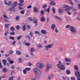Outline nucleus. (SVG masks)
Segmentation results:
<instances>
[{"mask_svg": "<svg viewBox=\"0 0 80 80\" xmlns=\"http://www.w3.org/2000/svg\"><path fill=\"white\" fill-rule=\"evenodd\" d=\"M3 16L4 19H8V17H7V15H6L5 14H3Z\"/></svg>", "mask_w": 80, "mask_h": 80, "instance_id": "c85d7f7f", "label": "nucleus"}, {"mask_svg": "<svg viewBox=\"0 0 80 80\" xmlns=\"http://www.w3.org/2000/svg\"><path fill=\"white\" fill-rule=\"evenodd\" d=\"M56 27V25H55V24H52L51 26V28L52 30H54V29H55V28Z\"/></svg>", "mask_w": 80, "mask_h": 80, "instance_id": "1a4fd4ad", "label": "nucleus"}, {"mask_svg": "<svg viewBox=\"0 0 80 80\" xmlns=\"http://www.w3.org/2000/svg\"><path fill=\"white\" fill-rule=\"evenodd\" d=\"M2 71L4 73H6L7 72V69L6 68H4L3 69Z\"/></svg>", "mask_w": 80, "mask_h": 80, "instance_id": "4468645a", "label": "nucleus"}, {"mask_svg": "<svg viewBox=\"0 0 80 80\" xmlns=\"http://www.w3.org/2000/svg\"><path fill=\"white\" fill-rule=\"evenodd\" d=\"M33 9L34 12H37V10H38V9L35 7L33 8Z\"/></svg>", "mask_w": 80, "mask_h": 80, "instance_id": "412c9836", "label": "nucleus"}, {"mask_svg": "<svg viewBox=\"0 0 80 80\" xmlns=\"http://www.w3.org/2000/svg\"><path fill=\"white\" fill-rule=\"evenodd\" d=\"M23 60L22 59V58H19V62H22Z\"/></svg>", "mask_w": 80, "mask_h": 80, "instance_id": "4d7b16f0", "label": "nucleus"}, {"mask_svg": "<svg viewBox=\"0 0 80 80\" xmlns=\"http://www.w3.org/2000/svg\"><path fill=\"white\" fill-rule=\"evenodd\" d=\"M41 32L43 34H44V35H46L47 33V32L45 30H42L41 31Z\"/></svg>", "mask_w": 80, "mask_h": 80, "instance_id": "9d476101", "label": "nucleus"}, {"mask_svg": "<svg viewBox=\"0 0 80 80\" xmlns=\"http://www.w3.org/2000/svg\"><path fill=\"white\" fill-rule=\"evenodd\" d=\"M28 20H30V22H32V18L31 17H29L28 18Z\"/></svg>", "mask_w": 80, "mask_h": 80, "instance_id": "ea45409f", "label": "nucleus"}, {"mask_svg": "<svg viewBox=\"0 0 80 80\" xmlns=\"http://www.w3.org/2000/svg\"><path fill=\"white\" fill-rule=\"evenodd\" d=\"M52 44H48L47 46H45V48L46 50H49V48H52Z\"/></svg>", "mask_w": 80, "mask_h": 80, "instance_id": "39448f33", "label": "nucleus"}, {"mask_svg": "<svg viewBox=\"0 0 80 80\" xmlns=\"http://www.w3.org/2000/svg\"><path fill=\"white\" fill-rule=\"evenodd\" d=\"M12 4V2L9 1L8 2V6H10Z\"/></svg>", "mask_w": 80, "mask_h": 80, "instance_id": "de8ad7c7", "label": "nucleus"}, {"mask_svg": "<svg viewBox=\"0 0 80 80\" xmlns=\"http://www.w3.org/2000/svg\"><path fill=\"white\" fill-rule=\"evenodd\" d=\"M44 67L43 64H41L39 67V68H43Z\"/></svg>", "mask_w": 80, "mask_h": 80, "instance_id": "a211bd4d", "label": "nucleus"}, {"mask_svg": "<svg viewBox=\"0 0 80 80\" xmlns=\"http://www.w3.org/2000/svg\"><path fill=\"white\" fill-rule=\"evenodd\" d=\"M10 30L11 31H14L15 30V28L13 26L11 27L10 28Z\"/></svg>", "mask_w": 80, "mask_h": 80, "instance_id": "b1692460", "label": "nucleus"}, {"mask_svg": "<svg viewBox=\"0 0 80 80\" xmlns=\"http://www.w3.org/2000/svg\"><path fill=\"white\" fill-rule=\"evenodd\" d=\"M9 63L10 64L13 63V61L12 60H11L9 61Z\"/></svg>", "mask_w": 80, "mask_h": 80, "instance_id": "774afa93", "label": "nucleus"}, {"mask_svg": "<svg viewBox=\"0 0 80 80\" xmlns=\"http://www.w3.org/2000/svg\"><path fill=\"white\" fill-rule=\"evenodd\" d=\"M29 35H30L31 37H33V33H32V32H30Z\"/></svg>", "mask_w": 80, "mask_h": 80, "instance_id": "338daca9", "label": "nucleus"}, {"mask_svg": "<svg viewBox=\"0 0 80 80\" xmlns=\"http://www.w3.org/2000/svg\"><path fill=\"white\" fill-rule=\"evenodd\" d=\"M9 10L11 12H12V11H14L15 10V9H14V7H11L9 9Z\"/></svg>", "mask_w": 80, "mask_h": 80, "instance_id": "9b49d317", "label": "nucleus"}, {"mask_svg": "<svg viewBox=\"0 0 80 80\" xmlns=\"http://www.w3.org/2000/svg\"><path fill=\"white\" fill-rule=\"evenodd\" d=\"M63 11V10L61 9H58V12L59 13H62V12Z\"/></svg>", "mask_w": 80, "mask_h": 80, "instance_id": "cd10ccee", "label": "nucleus"}, {"mask_svg": "<svg viewBox=\"0 0 80 80\" xmlns=\"http://www.w3.org/2000/svg\"><path fill=\"white\" fill-rule=\"evenodd\" d=\"M25 70L27 71H30L31 70V69L30 68H25Z\"/></svg>", "mask_w": 80, "mask_h": 80, "instance_id": "e433bc0d", "label": "nucleus"}, {"mask_svg": "<svg viewBox=\"0 0 80 80\" xmlns=\"http://www.w3.org/2000/svg\"><path fill=\"white\" fill-rule=\"evenodd\" d=\"M9 39H10L11 40H15V38L14 37L11 36L9 38Z\"/></svg>", "mask_w": 80, "mask_h": 80, "instance_id": "f704fd0d", "label": "nucleus"}, {"mask_svg": "<svg viewBox=\"0 0 80 80\" xmlns=\"http://www.w3.org/2000/svg\"><path fill=\"white\" fill-rule=\"evenodd\" d=\"M22 36H20L17 38V39L18 40H20V39L22 38Z\"/></svg>", "mask_w": 80, "mask_h": 80, "instance_id": "2f4dec72", "label": "nucleus"}, {"mask_svg": "<svg viewBox=\"0 0 80 80\" xmlns=\"http://www.w3.org/2000/svg\"><path fill=\"white\" fill-rule=\"evenodd\" d=\"M25 44V45H26V46H29L30 45L29 43H26Z\"/></svg>", "mask_w": 80, "mask_h": 80, "instance_id": "052dcab7", "label": "nucleus"}, {"mask_svg": "<svg viewBox=\"0 0 80 80\" xmlns=\"http://www.w3.org/2000/svg\"><path fill=\"white\" fill-rule=\"evenodd\" d=\"M52 10L53 11V12L54 13H55L56 11H55V8H52Z\"/></svg>", "mask_w": 80, "mask_h": 80, "instance_id": "a19ab883", "label": "nucleus"}, {"mask_svg": "<svg viewBox=\"0 0 80 80\" xmlns=\"http://www.w3.org/2000/svg\"><path fill=\"white\" fill-rule=\"evenodd\" d=\"M70 71L69 69H67L66 70V73L67 75H69V74H70Z\"/></svg>", "mask_w": 80, "mask_h": 80, "instance_id": "2eb2a0df", "label": "nucleus"}, {"mask_svg": "<svg viewBox=\"0 0 80 80\" xmlns=\"http://www.w3.org/2000/svg\"><path fill=\"white\" fill-rule=\"evenodd\" d=\"M41 15H44V11L43 10H42L40 11Z\"/></svg>", "mask_w": 80, "mask_h": 80, "instance_id": "c9c22d12", "label": "nucleus"}, {"mask_svg": "<svg viewBox=\"0 0 80 80\" xmlns=\"http://www.w3.org/2000/svg\"><path fill=\"white\" fill-rule=\"evenodd\" d=\"M13 78H15V76L9 77L8 80H13Z\"/></svg>", "mask_w": 80, "mask_h": 80, "instance_id": "4be33fe9", "label": "nucleus"}, {"mask_svg": "<svg viewBox=\"0 0 80 80\" xmlns=\"http://www.w3.org/2000/svg\"><path fill=\"white\" fill-rule=\"evenodd\" d=\"M15 19L16 20H17L18 21L19 20H20V16H18L16 17L15 18Z\"/></svg>", "mask_w": 80, "mask_h": 80, "instance_id": "aec40b11", "label": "nucleus"}, {"mask_svg": "<svg viewBox=\"0 0 80 80\" xmlns=\"http://www.w3.org/2000/svg\"><path fill=\"white\" fill-rule=\"evenodd\" d=\"M21 13L22 14V15H23L24 13H25V11L24 10H22L21 11Z\"/></svg>", "mask_w": 80, "mask_h": 80, "instance_id": "79ce46f5", "label": "nucleus"}, {"mask_svg": "<svg viewBox=\"0 0 80 80\" xmlns=\"http://www.w3.org/2000/svg\"><path fill=\"white\" fill-rule=\"evenodd\" d=\"M69 29L72 33L75 34L77 32V29L73 26H71L69 28Z\"/></svg>", "mask_w": 80, "mask_h": 80, "instance_id": "f03ea898", "label": "nucleus"}, {"mask_svg": "<svg viewBox=\"0 0 80 80\" xmlns=\"http://www.w3.org/2000/svg\"><path fill=\"white\" fill-rule=\"evenodd\" d=\"M10 35H15V32L14 31H12L10 33Z\"/></svg>", "mask_w": 80, "mask_h": 80, "instance_id": "a878e982", "label": "nucleus"}, {"mask_svg": "<svg viewBox=\"0 0 80 80\" xmlns=\"http://www.w3.org/2000/svg\"><path fill=\"white\" fill-rule=\"evenodd\" d=\"M47 7V4H44L42 6V8H45V7Z\"/></svg>", "mask_w": 80, "mask_h": 80, "instance_id": "603ef678", "label": "nucleus"}, {"mask_svg": "<svg viewBox=\"0 0 80 80\" xmlns=\"http://www.w3.org/2000/svg\"><path fill=\"white\" fill-rule=\"evenodd\" d=\"M23 73H24V74H26V73H27V71L26 70V69L25 70H23Z\"/></svg>", "mask_w": 80, "mask_h": 80, "instance_id": "5fc2aeb1", "label": "nucleus"}, {"mask_svg": "<svg viewBox=\"0 0 80 80\" xmlns=\"http://www.w3.org/2000/svg\"><path fill=\"white\" fill-rule=\"evenodd\" d=\"M69 10H70L69 8H67L65 9V12H68V11Z\"/></svg>", "mask_w": 80, "mask_h": 80, "instance_id": "a18cd8bd", "label": "nucleus"}, {"mask_svg": "<svg viewBox=\"0 0 80 80\" xmlns=\"http://www.w3.org/2000/svg\"><path fill=\"white\" fill-rule=\"evenodd\" d=\"M50 11V8H48V9H45V12H47L48 13H49Z\"/></svg>", "mask_w": 80, "mask_h": 80, "instance_id": "473e14b6", "label": "nucleus"}, {"mask_svg": "<svg viewBox=\"0 0 80 80\" xmlns=\"http://www.w3.org/2000/svg\"><path fill=\"white\" fill-rule=\"evenodd\" d=\"M58 64H57L58 67L59 68L60 70H64L66 68L64 66V65L62 64H61V65H60V64L62 63V62L60 61L58 62Z\"/></svg>", "mask_w": 80, "mask_h": 80, "instance_id": "f257e3e1", "label": "nucleus"}, {"mask_svg": "<svg viewBox=\"0 0 80 80\" xmlns=\"http://www.w3.org/2000/svg\"><path fill=\"white\" fill-rule=\"evenodd\" d=\"M33 22L34 23H35V24L36 26H37V25H38V21L37 19H34L33 20Z\"/></svg>", "mask_w": 80, "mask_h": 80, "instance_id": "0eeeda50", "label": "nucleus"}, {"mask_svg": "<svg viewBox=\"0 0 80 80\" xmlns=\"http://www.w3.org/2000/svg\"><path fill=\"white\" fill-rule=\"evenodd\" d=\"M69 6L68 5H65L63 6V8H66V7H68Z\"/></svg>", "mask_w": 80, "mask_h": 80, "instance_id": "6e6d98bb", "label": "nucleus"}, {"mask_svg": "<svg viewBox=\"0 0 80 80\" xmlns=\"http://www.w3.org/2000/svg\"><path fill=\"white\" fill-rule=\"evenodd\" d=\"M65 61H66V62H71V60L67 58H65Z\"/></svg>", "mask_w": 80, "mask_h": 80, "instance_id": "6ab92c4d", "label": "nucleus"}, {"mask_svg": "<svg viewBox=\"0 0 80 80\" xmlns=\"http://www.w3.org/2000/svg\"><path fill=\"white\" fill-rule=\"evenodd\" d=\"M55 18H56V19H58V20H61V18H60L58 17L57 16H54Z\"/></svg>", "mask_w": 80, "mask_h": 80, "instance_id": "5701e85b", "label": "nucleus"}, {"mask_svg": "<svg viewBox=\"0 0 80 80\" xmlns=\"http://www.w3.org/2000/svg\"><path fill=\"white\" fill-rule=\"evenodd\" d=\"M18 9H19V10H23V8L21 6H19L18 7Z\"/></svg>", "mask_w": 80, "mask_h": 80, "instance_id": "8fccbe9b", "label": "nucleus"}, {"mask_svg": "<svg viewBox=\"0 0 80 80\" xmlns=\"http://www.w3.org/2000/svg\"><path fill=\"white\" fill-rule=\"evenodd\" d=\"M47 68L45 69L46 72H48L49 71V69H51L52 68V65L50 64H48L47 66Z\"/></svg>", "mask_w": 80, "mask_h": 80, "instance_id": "20e7f679", "label": "nucleus"}, {"mask_svg": "<svg viewBox=\"0 0 80 80\" xmlns=\"http://www.w3.org/2000/svg\"><path fill=\"white\" fill-rule=\"evenodd\" d=\"M50 4H52V5H56V3H55V2H53L50 3Z\"/></svg>", "mask_w": 80, "mask_h": 80, "instance_id": "13d9d810", "label": "nucleus"}, {"mask_svg": "<svg viewBox=\"0 0 80 80\" xmlns=\"http://www.w3.org/2000/svg\"><path fill=\"white\" fill-rule=\"evenodd\" d=\"M41 22H44L45 21V17H44V16H42L41 19Z\"/></svg>", "mask_w": 80, "mask_h": 80, "instance_id": "f8f14e48", "label": "nucleus"}, {"mask_svg": "<svg viewBox=\"0 0 80 80\" xmlns=\"http://www.w3.org/2000/svg\"><path fill=\"white\" fill-rule=\"evenodd\" d=\"M75 74L77 77H78V80H80V73L79 71H76Z\"/></svg>", "mask_w": 80, "mask_h": 80, "instance_id": "7ed1b4c3", "label": "nucleus"}, {"mask_svg": "<svg viewBox=\"0 0 80 80\" xmlns=\"http://www.w3.org/2000/svg\"><path fill=\"white\" fill-rule=\"evenodd\" d=\"M71 79L72 80H75V77H73V76H72L71 77Z\"/></svg>", "mask_w": 80, "mask_h": 80, "instance_id": "c03bdc74", "label": "nucleus"}, {"mask_svg": "<svg viewBox=\"0 0 80 80\" xmlns=\"http://www.w3.org/2000/svg\"><path fill=\"white\" fill-rule=\"evenodd\" d=\"M36 78H37L38 79H39L40 78V77L39 76V75L38 74H37L36 75Z\"/></svg>", "mask_w": 80, "mask_h": 80, "instance_id": "37998d69", "label": "nucleus"}, {"mask_svg": "<svg viewBox=\"0 0 80 80\" xmlns=\"http://www.w3.org/2000/svg\"><path fill=\"white\" fill-rule=\"evenodd\" d=\"M70 27V25H68L65 26V27H66V28H69V27Z\"/></svg>", "mask_w": 80, "mask_h": 80, "instance_id": "3c124183", "label": "nucleus"}, {"mask_svg": "<svg viewBox=\"0 0 80 80\" xmlns=\"http://www.w3.org/2000/svg\"><path fill=\"white\" fill-rule=\"evenodd\" d=\"M32 8V5H31L28 6L27 8L28 9L30 8Z\"/></svg>", "mask_w": 80, "mask_h": 80, "instance_id": "680f3d73", "label": "nucleus"}, {"mask_svg": "<svg viewBox=\"0 0 80 80\" xmlns=\"http://www.w3.org/2000/svg\"><path fill=\"white\" fill-rule=\"evenodd\" d=\"M19 2L20 3H23L24 2V0H19Z\"/></svg>", "mask_w": 80, "mask_h": 80, "instance_id": "864d4df0", "label": "nucleus"}, {"mask_svg": "<svg viewBox=\"0 0 80 80\" xmlns=\"http://www.w3.org/2000/svg\"><path fill=\"white\" fill-rule=\"evenodd\" d=\"M2 61L3 62V63L4 65H6V64L7 63V60L5 59H3L2 60Z\"/></svg>", "mask_w": 80, "mask_h": 80, "instance_id": "393cba45", "label": "nucleus"}, {"mask_svg": "<svg viewBox=\"0 0 80 80\" xmlns=\"http://www.w3.org/2000/svg\"><path fill=\"white\" fill-rule=\"evenodd\" d=\"M9 26H10V24H7L5 25V27H6V28H8Z\"/></svg>", "mask_w": 80, "mask_h": 80, "instance_id": "7c9ffc66", "label": "nucleus"}, {"mask_svg": "<svg viewBox=\"0 0 80 80\" xmlns=\"http://www.w3.org/2000/svg\"><path fill=\"white\" fill-rule=\"evenodd\" d=\"M31 52H35V50H34V48H32L31 49Z\"/></svg>", "mask_w": 80, "mask_h": 80, "instance_id": "4c0bfd02", "label": "nucleus"}, {"mask_svg": "<svg viewBox=\"0 0 80 80\" xmlns=\"http://www.w3.org/2000/svg\"><path fill=\"white\" fill-rule=\"evenodd\" d=\"M20 27L19 25H17L16 26V28L17 30H19L20 29Z\"/></svg>", "mask_w": 80, "mask_h": 80, "instance_id": "c756f323", "label": "nucleus"}, {"mask_svg": "<svg viewBox=\"0 0 80 80\" xmlns=\"http://www.w3.org/2000/svg\"><path fill=\"white\" fill-rule=\"evenodd\" d=\"M16 53L17 55H20L22 54V53H21V52L20 51L17 50L16 51Z\"/></svg>", "mask_w": 80, "mask_h": 80, "instance_id": "ddd939ff", "label": "nucleus"}, {"mask_svg": "<svg viewBox=\"0 0 80 80\" xmlns=\"http://www.w3.org/2000/svg\"><path fill=\"white\" fill-rule=\"evenodd\" d=\"M17 2L15 1L12 4V5L14 7H15L17 5Z\"/></svg>", "mask_w": 80, "mask_h": 80, "instance_id": "6e6552de", "label": "nucleus"}, {"mask_svg": "<svg viewBox=\"0 0 80 80\" xmlns=\"http://www.w3.org/2000/svg\"><path fill=\"white\" fill-rule=\"evenodd\" d=\"M72 12H76V11H77V9H76L75 8L72 9Z\"/></svg>", "mask_w": 80, "mask_h": 80, "instance_id": "e2e57ef3", "label": "nucleus"}, {"mask_svg": "<svg viewBox=\"0 0 80 80\" xmlns=\"http://www.w3.org/2000/svg\"><path fill=\"white\" fill-rule=\"evenodd\" d=\"M10 54H13V51L12 50H10Z\"/></svg>", "mask_w": 80, "mask_h": 80, "instance_id": "bf43d9fd", "label": "nucleus"}, {"mask_svg": "<svg viewBox=\"0 0 80 80\" xmlns=\"http://www.w3.org/2000/svg\"><path fill=\"white\" fill-rule=\"evenodd\" d=\"M53 77V75L52 74H50L48 77V78L49 79H51L52 78V77Z\"/></svg>", "mask_w": 80, "mask_h": 80, "instance_id": "bb28decb", "label": "nucleus"}, {"mask_svg": "<svg viewBox=\"0 0 80 80\" xmlns=\"http://www.w3.org/2000/svg\"><path fill=\"white\" fill-rule=\"evenodd\" d=\"M22 3H20L18 4V5L20 6H23L24 5V4H22Z\"/></svg>", "mask_w": 80, "mask_h": 80, "instance_id": "69168bd1", "label": "nucleus"}, {"mask_svg": "<svg viewBox=\"0 0 80 80\" xmlns=\"http://www.w3.org/2000/svg\"><path fill=\"white\" fill-rule=\"evenodd\" d=\"M8 33L9 32L8 31H6L4 33V35H5V36H7V35H8Z\"/></svg>", "mask_w": 80, "mask_h": 80, "instance_id": "58836bf2", "label": "nucleus"}, {"mask_svg": "<svg viewBox=\"0 0 80 80\" xmlns=\"http://www.w3.org/2000/svg\"><path fill=\"white\" fill-rule=\"evenodd\" d=\"M22 28L23 31L24 32L26 30V26H25V25H23L22 27Z\"/></svg>", "mask_w": 80, "mask_h": 80, "instance_id": "f3484780", "label": "nucleus"}, {"mask_svg": "<svg viewBox=\"0 0 80 80\" xmlns=\"http://www.w3.org/2000/svg\"><path fill=\"white\" fill-rule=\"evenodd\" d=\"M36 67H39V66H40V63H38L37 64H36Z\"/></svg>", "mask_w": 80, "mask_h": 80, "instance_id": "0e129e2a", "label": "nucleus"}, {"mask_svg": "<svg viewBox=\"0 0 80 80\" xmlns=\"http://www.w3.org/2000/svg\"><path fill=\"white\" fill-rule=\"evenodd\" d=\"M74 68L75 70H78V68L77 65H74Z\"/></svg>", "mask_w": 80, "mask_h": 80, "instance_id": "dca6fc26", "label": "nucleus"}, {"mask_svg": "<svg viewBox=\"0 0 80 80\" xmlns=\"http://www.w3.org/2000/svg\"><path fill=\"white\" fill-rule=\"evenodd\" d=\"M38 47L39 48H42V44H38Z\"/></svg>", "mask_w": 80, "mask_h": 80, "instance_id": "49530a36", "label": "nucleus"}, {"mask_svg": "<svg viewBox=\"0 0 80 80\" xmlns=\"http://www.w3.org/2000/svg\"><path fill=\"white\" fill-rule=\"evenodd\" d=\"M27 29H28V30H30V26L29 25H28L27 27Z\"/></svg>", "mask_w": 80, "mask_h": 80, "instance_id": "09e8293b", "label": "nucleus"}, {"mask_svg": "<svg viewBox=\"0 0 80 80\" xmlns=\"http://www.w3.org/2000/svg\"><path fill=\"white\" fill-rule=\"evenodd\" d=\"M34 72L35 73H38L40 71L38 68H35L34 69Z\"/></svg>", "mask_w": 80, "mask_h": 80, "instance_id": "423d86ee", "label": "nucleus"}, {"mask_svg": "<svg viewBox=\"0 0 80 80\" xmlns=\"http://www.w3.org/2000/svg\"><path fill=\"white\" fill-rule=\"evenodd\" d=\"M35 34H38L39 35H40V32H38L37 31H36L35 32Z\"/></svg>", "mask_w": 80, "mask_h": 80, "instance_id": "72a5a7b5", "label": "nucleus"}]
</instances>
